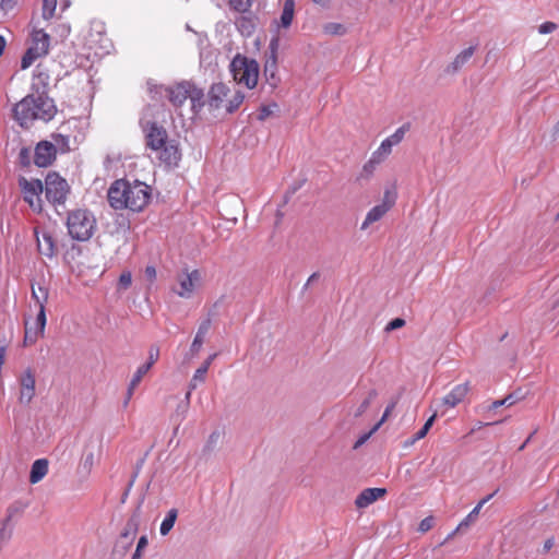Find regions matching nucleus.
<instances>
[{
  "label": "nucleus",
  "mask_w": 559,
  "mask_h": 559,
  "mask_svg": "<svg viewBox=\"0 0 559 559\" xmlns=\"http://www.w3.org/2000/svg\"><path fill=\"white\" fill-rule=\"evenodd\" d=\"M108 202L115 210L128 209L139 212L144 209L151 198L150 187L139 180H116L109 188Z\"/></svg>",
  "instance_id": "1"
},
{
  "label": "nucleus",
  "mask_w": 559,
  "mask_h": 559,
  "mask_svg": "<svg viewBox=\"0 0 559 559\" xmlns=\"http://www.w3.org/2000/svg\"><path fill=\"white\" fill-rule=\"evenodd\" d=\"M13 112L19 124L28 128L35 120L50 121L56 116L57 107L47 93H32L15 104Z\"/></svg>",
  "instance_id": "2"
},
{
  "label": "nucleus",
  "mask_w": 559,
  "mask_h": 559,
  "mask_svg": "<svg viewBox=\"0 0 559 559\" xmlns=\"http://www.w3.org/2000/svg\"><path fill=\"white\" fill-rule=\"evenodd\" d=\"M148 92L153 98L156 99H168L169 103L175 107H181L185 102L190 98L194 106L195 100H201L203 92L198 90L190 82L183 81L174 85L153 84L147 82Z\"/></svg>",
  "instance_id": "3"
},
{
  "label": "nucleus",
  "mask_w": 559,
  "mask_h": 559,
  "mask_svg": "<svg viewBox=\"0 0 559 559\" xmlns=\"http://www.w3.org/2000/svg\"><path fill=\"white\" fill-rule=\"evenodd\" d=\"M95 227L96 219L88 210L78 209L69 212L67 228L72 239L78 241L88 240L93 236Z\"/></svg>",
  "instance_id": "4"
},
{
  "label": "nucleus",
  "mask_w": 559,
  "mask_h": 559,
  "mask_svg": "<svg viewBox=\"0 0 559 559\" xmlns=\"http://www.w3.org/2000/svg\"><path fill=\"white\" fill-rule=\"evenodd\" d=\"M229 69L238 84H243L248 88L255 87L259 79V63L254 59L238 53L233 58Z\"/></svg>",
  "instance_id": "5"
},
{
  "label": "nucleus",
  "mask_w": 559,
  "mask_h": 559,
  "mask_svg": "<svg viewBox=\"0 0 559 559\" xmlns=\"http://www.w3.org/2000/svg\"><path fill=\"white\" fill-rule=\"evenodd\" d=\"M50 36L43 29L34 26L32 32V44L21 60V68L27 69L33 62L48 53Z\"/></svg>",
  "instance_id": "6"
},
{
  "label": "nucleus",
  "mask_w": 559,
  "mask_h": 559,
  "mask_svg": "<svg viewBox=\"0 0 559 559\" xmlns=\"http://www.w3.org/2000/svg\"><path fill=\"white\" fill-rule=\"evenodd\" d=\"M69 185L66 179L56 173H50L45 179V195L49 203L56 207L63 205L69 193Z\"/></svg>",
  "instance_id": "7"
},
{
  "label": "nucleus",
  "mask_w": 559,
  "mask_h": 559,
  "mask_svg": "<svg viewBox=\"0 0 559 559\" xmlns=\"http://www.w3.org/2000/svg\"><path fill=\"white\" fill-rule=\"evenodd\" d=\"M409 129V123H404L397 128L394 133L380 143L379 147L371 154V157L382 164L391 155L393 146L399 145L403 141Z\"/></svg>",
  "instance_id": "8"
},
{
  "label": "nucleus",
  "mask_w": 559,
  "mask_h": 559,
  "mask_svg": "<svg viewBox=\"0 0 559 559\" xmlns=\"http://www.w3.org/2000/svg\"><path fill=\"white\" fill-rule=\"evenodd\" d=\"M178 285L173 292L181 298L189 299L193 296L201 283V274L198 270L185 271L177 276Z\"/></svg>",
  "instance_id": "9"
},
{
  "label": "nucleus",
  "mask_w": 559,
  "mask_h": 559,
  "mask_svg": "<svg viewBox=\"0 0 559 559\" xmlns=\"http://www.w3.org/2000/svg\"><path fill=\"white\" fill-rule=\"evenodd\" d=\"M32 299L38 308L37 317L35 320L36 333L43 331L46 326V304L49 297V290L41 284H32Z\"/></svg>",
  "instance_id": "10"
},
{
  "label": "nucleus",
  "mask_w": 559,
  "mask_h": 559,
  "mask_svg": "<svg viewBox=\"0 0 559 559\" xmlns=\"http://www.w3.org/2000/svg\"><path fill=\"white\" fill-rule=\"evenodd\" d=\"M20 186L23 191V199L29 206L35 211L41 210V199L40 194L43 193L44 186L40 180L32 179L27 180L22 178L20 180Z\"/></svg>",
  "instance_id": "11"
},
{
  "label": "nucleus",
  "mask_w": 559,
  "mask_h": 559,
  "mask_svg": "<svg viewBox=\"0 0 559 559\" xmlns=\"http://www.w3.org/2000/svg\"><path fill=\"white\" fill-rule=\"evenodd\" d=\"M19 381V402L28 405L36 394L35 373L31 368L25 369L17 378Z\"/></svg>",
  "instance_id": "12"
},
{
  "label": "nucleus",
  "mask_w": 559,
  "mask_h": 559,
  "mask_svg": "<svg viewBox=\"0 0 559 559\" xmlns=\"http://www.w3.org/2000/svg\"><path fill=\"white\" fill-rule=\"evenodd\" d=\"M146 146L152 151H158L168 139L166 130L157 123H148L144 129Z\"/></svg>",
  "instance_id": "13"
},
{
  "label": "nucleus",
  "mask_w": 559,
  "mask_h": 559,
  "mask_svg": "<svg viewBox=\"0 0 559 559\" xmlns=\"http://www.w3.org/2000/svg\"><path fill=\"white\" fill-rule=\"evenodd\" d=\"M56 158V145L48 141L39 142L34 152V163L38 167L49 166Z\"/></svg>",
  "instance_id": "14"
},
{
  "label": "nucleus",
  "mask_w": 559,
  "mask_h": 559,
  "mask_svg": "<svg viewBox=\"0 0 559 559\" xmlns=\"http://www.w3.org/2000/svg\"><path fill=\"white\" fill-rule=\"evenodd\" d=\"M229 87L223 83H213L207 92V103L212 109H219L229 94Z\"/></svg>",
  "instance_id": "15"
},
{
  "label": "nucleus",
  "mask_w": 559,
  "mask_h": 559,
  "mask_svg": "<svg viewBox=\"0 0 559 559\" xmlns=\"http://www.w3.org/2000/svg\"><path fill=\"white\" fill-rule=\"evenodd\" d=\"M155 152L157 153V158L166 166H176L181 157L178 145L174 141H167Z\"/></svg>",
  "instance_id": "16"
},
{
  "label": "nucleus",
  "mask_w": 559,
  "mask_h": 559,
  "mask_svg": "<svg viewBox=\"0 0 559 559\" xmlns=\"http://www.w3.org/2000/svg\"><path fill=\"white\" fill-rule=\"evenodd\" d=\"M385 493V488H366L356 497L355 504L358 509H365Z\"/></svg>",
  "instance_id": "17"
},
{
  "label": "nucleus",
  "mask_w": 559,
  "mask_h": 559,
  "mask_svg": "<svg viewBox=\"0 0 559 559\" xmlns=\"http://www.w3.org/2000/svg\"><path fill=\"white\" fill-rule=\"evenodd\" d=\"M469 391L467 382L455 385L445 396L442 399V404L453 408L464 401Z\"/></svg>",
  "instance_id": "18"
},
{
  "label": "nucleus",
  "mask_w": 559,
  "mask_h": 559,
  "mask_svg": "<svg viewBox=\"0 0 559 559\" xmlns=\"http://www.w3.org/2000/svg\"><path fill=\"white\" fill-rule=\"evenodd\" d=\"M50 83V75L46 69L38 64L35 69L32 88L35 93H47Z\"/></svg>",
  "instance_id": "19"
},
{
  "label": "nucleus",
  "mask_w": 559,
  "mask_h": 559,
  "mask_svg": "<svg viewBox=\"0 0 559 559\" xmlns=\"http://www.w3.org/2000/svg\"><path fill=\"white\" fill-rule=\"evenodd\" d=\"M476 46H469L463 49L454 60L447 67L448 73H455L466 64L475 52Z\"/></svg>",
  "instance_id": "20"
},
{
  "label": "nucleus",
  "mask_w": 559,
  "mask_h": 559,
  "mask_svg": "<svg viewBox=\"0 0 559 559\" xmlns=\"http://www.w3.org/2000/svg\"><path fill=\"white\" fill-rule=\"evenodd\" d=\"M211 324H212V321L210 318H206L205 320H203L200 323L197 334H195L193 342L191 344V347H190V350L192 354H198L200 352V349L204 343V338H205L207 332L210 331Z\"/></svg>",
  "instance_id": "21"
},
{
  "label": "nucleus",
  "mask_w": 559,
  "mask_h": 559,
  "mask_svg": "<svg viewBox=\"0 0 559 559\" xmlns=\"http://www.w3.org/2000/svg\"><path fill=\"white\" fill-rule=\"evenodd\" d=\"M295 14V1L285 0L283 3V10L278 21H275L277 27L288 28L294 20Z\"/></svg>",
  "instance_id": "22"
},
{
  "label": "nucleus",
  "mask_w": 559,
  "mask_h": 559,
  "mask_svg": "<svg viewBox=\"0 0 559 559\" xmlns=\"http://www.w3.org/2000/svg\"><path fill=\"white\" fill-rule=\"evenodd\" d=\"M48 473V461L46 459L36 460L31 467L29 483L35 485L39 483Z\"/></svg>",
  "instance_id": "23"
},
{
  "label": "nucleus",
  "mask_w": 559,
  "mask_h": 559,
  "mask_svg": "<svg viewBox=\"0 0 559 559\" xmlns=\"http://www.w3.org/2000/svg\"><path fill=\"white\" fill-rule=\"evenodd\" d=\"M388 212L389 210L380 204L372 206L367 212L366 217L361 223L360 229L366 230L371 224L382 219Z\"/></svg>",
  "instance_id": "24"
},
{
  "label": "nucleus",
  "mask_w": 559,
  "mask_h": 559,
  "mask_svg": "<svg viewBox=\"0 0 559 559\" xmlns=\"http://www.w3.org/2000/svg\"><path fill=\"white\" fill-rule=\"evenodd\" d=\"M37 246L39 252L47 258H52L56 253L55 240L49 233H43L41 237L37 236Z\"/></svg>",
  "instance_id": "25"
},
{
  "label": "nucleus",
  "mask_w": 559,
  "mask_h": 559,
  "mask_svg": "<svg viewBox=\"0 0 559 559\" xmlns=\"http://www.w3.org/2000/svg\"><path fill=\"white\" fill-rule=\"evenodd\" d=\"M150 370V365H141L136 371L134 372L129 385H128V395H127V400H126V404L129 402V400L131 399L135 388L139 385V383L141 382L142 378Z\"/></svg>",
  "instance_id": "26"
},
{
  "label": "nucleus",
  "mask_w": 559,
  "mask_h": 559,
  "mask_svg": "<svg viewBox=\"0 0 559 559\" xmlns=\"http://www.w3.org/2000/svg\"><path fill=\"white\" fill-rule=\"evenodd\" d=\"M270 55L265 61L264 70L265 72L271 71L273 74V71L276 69L277 63V49H278V38H272L269 45Z\"/></svg>",
  "instance_id": "27"
},
{
  "label": "nucleus",
  "mask_w": 559,
  "mask_h": 559,
  "mask_svg": "<svg viewBox=\"0 0 559 559\" xmlns=\"http://www.w3.org/2000/svg\"><path fill=\"white\" fill-rule=\"evenodd\" d=\"M15 512V509H13L12 507H10L8 509V515L7 518L2 521V526L0 528V542L3 543L4 545L11 539L12 537V527H11V519H12V515L13 513Z\"/></svg>",
  "instance_id": "28"
},
{
  "label": "nucleus",
  "mask_w": 559,
  "mask_h": 559,
  "mask_svg": "<svg viewBox=\"0 0 559 559\" xmlns=\"http://www.w3.org/2000/svg\"><path fill=\"white\" fill-rule=\"evenodd\" d=\"M178 516L177 509L173 508L170 509L164 520L162 521V524L159 526V533L162 536H166L174 527L175 522Z\"/></svg>",
  "instance_id": "29"
},
{
  "label": "nucleus",
  "mask_w": 559,
  "mask_h": 559,
  "mask_svg": "<svg viewBox=\"0 0 559 559\" xmlns=\"http://www.w3.org/2000/svg\"><path fill=\"white\" fill-rule=\"evenodd\" d=\"M380 165V163L370 156V158L362 165L357 180H369Z\"/></svg>",
  "instance_id": "30"
},
{
  "label": "nucleus",
  "mask_w": 559,
  "mask_h": 559,
  "mask_svg": "<svg viewBox=\"0 0 559 559\" xmlns=\"http://www.w3.org/2000/svg\"><path fill=\"white\" fill-rule=\"evenodd\" d=\"M397 199V191L395 185L385 188L383 198L380 205L386 207L389 211L395 205Z\"/></svg>",
  "instance_id": "31"
},
{
  "label": "nucleus",
  "mask_w": 559,
  "mask_h": 559,
  "mask_svg": "<svg viewBox=\"0 0 559 559\" xmlns=\"http://www.w3.org/2000/svg\"><path fill=\"white\" fill-rule=\"evenodd\" d=\"M520 400V397L518 395H515L514 393H510L508 394L504 399L502 400H496L493 401L488 407H487V412L488 413H491L492 411L501 407V406H512L514 405L518 401Z\"/></svg>",
  "instance_id": "32"
},
{
  "label": "nucleus",
  "mask_w": 559,
  "mask_h": 559,
  "mask_svg": "<svg viewBox=\"0 0 559 559\" xmlns=\"http://www.w3.org/2000/svg\"><path fill=\"white\" fill-rule=\"evenodd\" d=\"M128 527L129 530H126L124 532H122L120 534V538H119V542L118 544L120 543H123L124 545L122 546L123 550H127L132 542H133V537H134V533L136 531V525L135 524H128Z\"/></svg>",
  "instance_id": "33"
},
{
  "label": "nucleus",
  "mask_w": 559,
  "mask_h": 559,
  "mask_svg": "<svg viewBox=\"0 0 559 559\" xmlns=\"http://www.w3.org/2000/svg\"><path fill=\"white\" fill-rule=\"evenodd\" d=\"M245 99V95L240 91H236L233 97L227 102L225 109L228 114L235 112Z\"/></svg>",
  "instance_id": "34"
},
{
  "label": "nucleus",
  "mask_w": 559,
  "mask_h": 559,
  "mask_svg": "<svg viewBox=\"0 0 559 559\" xmlns=\"http://www.w3.org/2000/svg\"><path fill=\"white\" fill-rule=\"evenodd\" d=\"M57 0H43L41 16L49 21L56 15Z\"/></svg>",
  "instance_id": "35"
},
{
  "label": "nucleus",
  "mask_w": 559,
  "mask_h": 559,
  "mask_svg": "<svg viewBox=\"0 0 559 559\" xmlns=\"http://www.w3.org/2000/svg\"><path fill=\"white\" fill-rule=\"evenodd\" d=\"M206 376V367H199L191 381H190V390H194L199 382H204ZM191 395V391H189L186 395V399L189 400Z\"/></svg>",
  "instance_id": "36"
},
{
  "label": "nucleus",
  "mask_w": 559,
  "mask_h": 559,
  "mask_svg": "<svg viewBox=\"0 0 559 559\" xmlns=\"http://www.w3.org/2000/svg\"><path fill=\"white\" fill-rule=\"evenodd\" d=\"M44 331H40L38 333H36V324H35V321L31 324L28 322L25 323V342H35L39 336H43L44 335Z\"/></svg>",
  "instance_id": "37"
},
{
  "label": "nucleus",
  "mask_w": 559,
  "mask_h": 559,
  "mask_svg": "<svg viewBox=\"0 0 559 559\" xmlns=\"http://www.w3.org/2000/svg\"><path fill=\"white\" fill-rule=\"evenodd\" d=\"M323 31L329 35H344L346 27L341 23L330 22L323 26Z\"/></svg>",
  "instance_id": "38"
},
{
  "label": "nucleus",
  "mask_w": 559,
  "mask_h": 559,
  "mask_svg": "<svg viewBox=\"0 0 559 559\" xmlns=\"http://www.w3.org/2000/svg\"><path fill=\"white\" fill-rule=\"evenodd\" d=\"M254 0H228L233 10L245 13L249 11Z\"/></svg>",
  "instance_id": "39"
},
{
  "label": "nucleus",
  "mask_w": 559,
  "mask_h": 559,
  "mask_svg": "<svg viewBox=\"0 0 559 559\" xmlns=\"http://www.w3.org/2000/svg\"><path fill=\"white\" fill-rule=\"evenodd\" d=\"M376 396H377V391L371 390L369 392L368 396L358 406V408L355 413V416L358 417V416L362 415L367 411L369 405L371 404L372 400L376 399Z\"/></svg>",
  "instance_id": "40"
},
{
  "label": "nucleus",
  "mask_w": 559,
  "mask_h": 559,
  "mask_svg": "<svg viewBox=\"0 0 559 559\" xmlns=\"http://www.w3.org/2000/svg\"><path fill=\"white\" fill-rule=\"evenodd\" d=\"M480 512V506H475L474 509L466 515V518L457 525L456 531L467 527Z\"/></svg>",
  "instance_id": "41"
},
{
  "label": "nucleus",
  "mask_w": 559,
  "mask_h": 559,
  "mask_svg": "<svg viewBox=\"0 0 559 559\" xmlns=\"http://www.w3.org/2000/svg\"><path fill=\"white\" fill-rule=\"evenodd\" d=\"M275 108H277L276 104L262 106L259 110L258 119L260 121H264L266 118H269L274 112Z\"/></svg>",
  "instance_id": "42"
},
{
  "label": "nucleus",
  "mask_w": 559,
  "mask_h": 559,
  "mask_svg": "<svg viewBox=\"0 0 559 559\" xmlns=\"http://www.w3.org/2000/svg\"><path fill=\"white\" fill-rule=\"evenodd\" d=\"M19 162L22 166L27 167L31 164V150L27 147L21 148L19 153Z\"/></svg>",
  "instance_id": "43"
},
{
  "label": "nucleus",
  "mask_w": 559,
  "mask_h": 559,
  "mask_svg": "<svg viewBox=\"0 0 559 559\" xmlns=\"http://www.w3.org/2000/svg\"><path fill=\"white\" fill-rule=\"evenodd\" d=\"M159 357V348L155 345L151 346L148 349V359L144 365H150V369L157 361Z\"/></svg>",
  "instance_id": "44"
},
{
  "label": "nucleus",
  "mask_w": 559,
  "mask_h": 559,
  "mask_svg": "<svg viewBox=\"0 0 559 559\" xmlns=\"http://www.w3.org/2000/svg\"><path fill=\"white\" fill-rule=\"evenodd\" d=\"M558 25L554 22H544L538 26V33L546 35L555 32L557 29Z\"/></svg>",
  "instance_id": "45"
},
{
  "label": "nucleus",
  "mask_w": 559,
  "mask_h": 559,
  "mask_svg": "<svg viewBox=\"0 0 559 559\" xmlns=\"http://www.w3.org/2000/svg\"><path fill=\"white\" fill-rule=\"evenodd\" d=\"M380 424H377L369 432L361 435L355 442L354 449L361 447L371 437V435L378 430Z\"/></svg>",
  "instance_id": "46"
},
{
  "label": "nucleus",
  "mask_w": 559,
  "mask_h": 559,
  "mask_svg": "<svg viewBox=\"0 0 559 559\" xmlns=\"http://www.w3.org/2000/svg\"><path fill=\"white\" fill-rule=\"evenodd\" d=\"M146 546H147V537L146 536H141L139 542H138L136 549H135L134 554L132 555L131 559H140L141 558V551Z\"/></svg>",
  "instance_id": "47"
},
{
  "label": "nucleus",
  "mask_w": 559,
  "mask_h": 559,
  "mask_svg": "<svg viewBox=\"0 0 559 559\" xmlns=\"http://www.w3.org/2000/svg\"><path fill=\"white\" fill-rule=\"evenodd\" d=\"M433 526V518L427 516L423 519L418 525V531L421 533H426Z\"/></svg>",
  "instance_id": "48"
},
{
  "label": "nucleus",
  "mask_w": 559,
  "mask_h": 559,
  "mask_svg": "<svg viewBox=\"0 0 559 559\" xmlns=\"http://www.w3.org/2000/svg\"><path fill=\"white\" fill-rule=\"evenodd\" d=\"M404 325H405V320L404 319L395 318V319H393L392 321H390L386 324L385 331H393V330L400 329V328H402Z\"/></svg>",
  "instance_id": "49"
},
{
  "label": "nucleus",
  "mask_w": 559,
  "mask_h": 559,
  "mask_svg": "<svg viewBox=\"0 0 559 559\" xmlns=\"http://www.w3.org/2000/svg\"><path fill=\"white\" fill-rule=\"evenodd\" d=\"M53 140H55L56 144L61 147L62 151L68 150V143H69L68 136L62 135V134H56V135H53Z\"/></svg>",
  "instance_id": "50"
},
{
  "label": "nucleus",
  "mask_w": 559,
  "mask_h": 559,
  "mask_svg": "<svg viewBox=\"0 0 559 559\" xmlns=\"http://www.w3.org/2000/svg\"><path fill=\"white\" fill-rule=\"evenodd\" d=\"M132 276L130 272H123L119 277V285L122 288H128L131 285Z\"/></svg>",
  "instance_id": "51"
},
{
  "label": "nucleus",
  "mask_w": 559,
  "mask_h": 559,
  "mask_svg": "<svg viewBox=\"0 0 559 559\" xmlns=\"http://www.w3.org/2000/svg\"><path fill=\"white\" fill-rule=\"evenodd\" d=\"M95 464V455L93 452H88L85 454L84 459H83V466L84 468H86L87 471H91L92 467L94 466Z\"/></svg>",
  "instance_id": "52"
},
{
  "label": "nucleus",
  "mask_w": 559,
  "mask_h": 559,
  "mask_svg": "<svg viewBox=\"0 0 559 559\" xmlns=\"http://www.w3.org/2000/svg\"><path fill=\"white\" fill-rule=\"evenodd\" d=\"M198 36H199V47H200V59L202 62L205 58L204 45L205 44L207 45V37L202 34H198Z\"/></svg>",
  "instance_id": "53"
},
{
  "label": "nucleus",
  "mask_w": 559,
  "mask_h": 559,
  "mask_svg": "<svg viewBox=\"0 0 559 559\" xmlns=\"http://www.w3.org/2000/svg\"><path fill=\"white\" fill-rule=\"evenodd\" d=\"M15 7V0H1L0 1V9L4 12H9L13 10Z\"/></svg>",
  "instance_id": "54"
},
{
  "label": "nucleus",
  "mask_w": 559,
  "mask_h": 559,
  "mask_svg": "<svg viewBox=\"0 0 559 559\" xmlns=\"http://www.w3.org/2000/svg\"><path fill=\"white\" fill-rule=\"evenodd\" d=\"M218 438H219V433L218 432L211 433V436H210V438L207 440L205 449H211L212 447H214L215 443L217 442Z\"/></svg>",
  "instance_id": "55"
},
{
  "label": "nucleus",
  "mask_w": 559,
  "mask_h": 559,
  "mask_svg": "<svg viewBox=\"0 0 559 559\" xmlns=\"http://www.w3.org/2000/svg\"><path fill=\"white\" fill-rule=\"evenodd\" d=\"M145 275L148 280L154 281L156 278V270L154 266L148 265L145 267Z\"/></svg>",
  "instance_id": "56"
},
{
  "label": "nucleus",
  "mask_w": 559,
  "mask_h": 559,
  "mask_svg": "<svg viewBox=\"0 0 559 559\" xmlns=\"http://www.w3.org/2000/svg\"><path fill=\"white\" fill-rule=\"evenodd\" d=\"M498 490L499 489H496L492 493L483 498L476 506H480L481 509L489 500H491L497 495Z\"/></svg>",
  "instance_id": "57"
},
{
  "label": "nucleus",
  "mask_w": 559,
  "mask_h": 559,
  "mask_svg": "<svg viewBox=\"0 0 559 559\" xmlns=\"http://www.w3.org/2000/svg\"><path fill=\"white\" fill-rule=\"evenodd\" d=\"M435 419H436V415L435 414L427 419V421L421 427L425 430V432L428 433L429 429L433 425Z\"/></svg>",
  "instance_id": "58"
},
{
  "label": "nucleus",
  "mask_w": 559,
  "mask_h": 559,
  "mask_svg": "<svg viewBox=\"0 0 559 559\" xmlns=\"http://www.w3.org/2000/svg\"><path fill=\"white\" fill-rule=\"evenodd\" d=\"M313 3L317 5H320L323 9L330 8L331 0H312Z\"/></svg>",
  "instance_id": "59"
},
{
  "label": "nucleus",
  "mask_w": 559,
  "mask_h": 559,
  "mask_svg": "<svg viewBox=\"0 0 559 559\" xmlns=\"http://www.w3.org/2000/svg\"><path fill=\"white\" fill-rule=\"evenodd\" d=\"M216 357V354H212L207 357V359L202 364L201 367H206V372L209 371V368L212 364V361L214 360V358Z\"/></svg>",
  "instance_id": "60"
},
{
  "label": "nucleus",
  "mask_w": 559,
  "mask_h": 559,
  "mask_svg": "<svg viewBox=\"0 0 559 559\" xmlns=\"http://www.w3.org/2000/svg\"><path fill=\"white\" fill-rule=\"evenodd\" d=\"M319 276H320V275H319V273H318V272L312 273V274L309 276V278H308L307 283L305 284V288H307L311 283H313L316 280H318V278H319Z\"/></svg>",
  "instance_id": "61"
},
{
  "label": "nucleus",
  "mask_w": 559,
  "mask_h": 559,
  "mask_svg": "<svg viewBox=\"0 0 559 559\" xmlns=\"http://www.w3.org/2000/svg\"><path fill=\"white\" fill-rule=\"evenodd\" d=\"M393 408H394V403H392L391 405H389V406L385 408L384 414H383V416H382L381 420H380L378 424H380V425H381V424L385 420V418L388 417V415L390 414V412H391Z\"/></svg>",
  "instance_id": "62"
},
{
  "label": "nucleus",
  "mask_w": 559,
  "mask_h": 559,
  "mask_svg": "<svg viewBox=\"0 0 559 559\" xmlns=\"http://www.w3.org/2000/svg\"><path fill=\"white\" fill-rule=\"evenodd\" d=\"M415 440H420L427 436V432L423 428H420L415 435Z\"/></svg>",
  "instance_id": "63"
},
{
  "label": "nucleus",
  "mask_w": 559,
  "mask_h": 559,
  "mask_svg": "<svg viewBox=\"0 0 559 559\" xmlns=\"http://www.w3.org/2000/svg\"><path fill=\"white\" fill-rule=\"evenodd\" d=\"M554 546V539L549 538L544 544V549L547 551Z\"/></svg>",
  "instance_id": "64"
}]
</instances>
